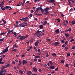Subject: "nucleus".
<instances>
[{
    "label": "nucleus",
    "mask_w": 75,
    "mask_h": 75,
    "mask_svg": "<svg viewBox=\"0 0 75 75\" xmlns=\"http://www.w3.org/2000/svg\"><path fill=\"white\" fill-rule=\"evenodd\" d=\"M28 37V35H27L24 36H21L20 37V40H24L27 37Z\"/></svg>",
    "instance_id": "obj_1"
},
{
    "label": "nucleus",
    "mask_w": 75,
    "mask_h": 75,
    "mask_svg": "<svg viewBox=\"0 0 75 75\" xmlns=\"http://www.w3.org/2000/svg\"><path fill=\"white\" fill-rule=\"evenodd\" d=\"M8 47H9V46H8L3 51V52L1 53L0 54H4V53H5V52H7L8 51Z\"/></svg>",
    "instance_id": "obj_2"
},
{
    "label": "nucleus",
    "mask_w": 75,
    "mask_h": 75,
    "mask_svg": "<svg viewBox=\"0 0 75 75\" xmlns=\"http://www.w3.org/2000/svg\"><path fill=\"white\" fill-rule=\"evenodd\" d=\"M28 25H23V23L19 24V27H25V26H27Z\"/></svg>",
    "instance_id": "obj_3"
},
{
    "label": "nucleus",
    "mask_w": 75,
    "mask_h": 75,
    "mask_svg": "<svg viewBox=\"0 0 75 75\" xmlns=\"http://www.w3.org/2000/svg\"><path fill=\"white\" fill-rule=\"evenodd\" d=\"M28 17H26L22 18V20L23 21L26 22V21H28Z\"/></svg>",
    "instance_id": "obj_4"
},
{
    "label": "nucleus",
    "mask_w": 75,
    "mask_h": 75,
    "mask_svg": "<svg viewBox=\"0 0 75 75\" xmlns=\"http://www.w3.org/2000/svg\"><path fill=\"white\" fill-rule=\"evenodd\" d=\"M40 42L39 40H38L35 43V47H38V43Z\"/></svg>",
    "instance_id": "obj_5"
},
{
    "label": "nucleus",
    "mask_w": 75,
    "mask_h": 75,
    "mask_svg": "<svg viewBox=\"0 0 75 75\" xmlns=\"http://www.w3.org/2000/svg\"><path fill=\"white\" fill-rule=\"evenodd\" d=\"M3 71L1 70L0 71V75H6L5 73L3 74Z\"/></svg>",
    "instance_id": "obj_6"
},
{
    "label": "nucleus",
    "mask_w": 75,
    "mask_h": 75,
    "mask_svg": "<svg viewBox=\"0 0 75 75\" xmlns=\"http://www.w3.org/2000/svg\"><path fill=\"white\" fill-rule=\"evenodd\" d=\"M55 1L54 0H50L49 1H48V3H55Z\"/></svg>",
    "instance_id": "obj_7"
},
{
    "label": "nucleus",
    "mask_w": 75,
    "mask_h": 75,
    "mask_svg": "<svg viewBox=\"0 0 75 75\" xmlns=\"http://www.w3.org/2000/svg\"><path fill=\"white\" fill-rule=\"evenodd\" d=\"M23 65H24L25 64H27V61L25 60H23Z\"/></svg>",
    "instance_id": "obj_8"
},
{
    "label": "nucleus",
    "mask_w": 75,
    "mask_h": 75,
    "mask_svg": "<svg viewBox=\"0 0 75 75\" xmlns=\"http://www.w3.org/2000/svg\"><path fill=\"white\" fill-rule=\"evenodd\" d=\"M55 68V67L54 66H50L49 67V69H54Z\"/></svg>",
    "instance_id": "obj_9"
},
{
    "label": "nucleus",
    "mask_w": 75,
    "mask_h": 75,
    "mask_svg": "<svg viewBox=\"0 0 75 75\" xmlns=\"http://www.w3.org/2000/svg\"><path fill=\"white\" fill-rule=\"evenodd\" d=\"M50 10V8H47L44 9V11L45 12H48V11Z\"/></svg>",
    "instance_id": "obj_10"
},
{
    "label": "nucleus",
    "mask_w": 75,
    "mask_h": 75,
    "mask_svg": "<svg viewBox=\"0 0 75 75\" xmlns=\"http://www.w3.org/2000/svg\"><path fill=\"white\" fill-rule=\"evenodd\" d=\"M55 32L56 34H59V29H57L55 30Z\"/></svg>",
    "instance_id": "obj_11"
},
{
    "label": "nucleus",
    "mask_w": 75,
    "mask_h": 75,
    "mask_svg": "<svg viewBox=\"0 0 75 75\" xmlns=\"http://www.w3.org/2000/svg\"><path fill=\"white\" fill-rule=\"evenodd\" d=\"M39 28L40 29H43L44 28L43 25H39Z\"/></svg>",
    "instance_id": "obj_12"
},
{
    "label": "nucleus",
    "mask_w": 75,
    "mask_h": 75,
    "mask_svg": "<svg viewBox=\"0 0 75 75\" xmlns=\"http://www.w3.org/2000/svg\"><path fill=\"white\" fill-rule=\"evenodd\" d=\"M41 33V31H39V30H38L37 32L35 33V35H37L38 33Z\"/></svg>",
    "instance_id": "obj_13"
},
{
    "label": "nucleus",
    "mask_w": 75,
    "mask_h": 75,
    "mask_svg": "<svg viewBox=\"0 0 75 75\" xmlns=\"http://www.w3.org/2000/svg\"><path fill=\"white\" fill-rule=\"evenodd\" d=\"M33 70L35 72H37V68H33Z\"/></svg>",
    "instance_id": "obj_14"
},
{
    "label": "nucleus",
    "mask_w": 75,
    "mask_h": 75,
    "mask_svg": "<svg viewBox=\"0 0 75 75\" xmlns=\"http://www.w3.org/2000/svg\"><path fill=\"white\" fill-rule=\"evenodd\" d=\"M0 60H1L0 61V64H4V62H1L2 61V58H0Z\"/></svg>",
    "instance_id": "obj_15"
},
{
    "label": "nucleus",
    "mask_w": 75,
    "mask_h": 75,
    "mask_svg": "<svg viewBox=\"0 0 75 75\" xmlns=\"http://www.w3.org/2000/svg\"><path fill=\"white\" fill-rule=\"evenodd\" d=\"M65 36L67 38H68L69 37V34L68 33H65Z\"/></svg>",
    "instance_id": "obj_16"
},
{
    "label": "nucleus",
    "mask_w": 75,
    "mask_h": 75,
    "mask_svg": "<svg viewBox=\"0 0 75 75\" xmlns=\"http://www.w3.org/2000/svg\"><path fill=\"white\" fill-rule=\"evenodd\" d=\"M6 68V67L4 66L1 67V70H2V71H3V69H5V68Z\"/></svg>",
    "instance_id": "obj_17"
},
{
    "label": "nucleus",
    "mask_w": 75,
    "mask_h": 75,
    "mask_svg": "<svg viewBox=\"0 0 75 75\" xmlns=\"http://www.w3.org/2000/svg\"><path fill=\"white\" fill-rule=\"evenodd\" d=\"M47 21H45L44 22V23L43 24V25H45L47 24Z\"/></svg>",
    "instance_id": "obj_18"
},
{
    "label": "nucleus",
    "mask_w": 75,
    "mask_h": 75,
    "mask_svg": "<svg viewBox=\"0 0 75 75\" xmlns=\"http://www.w3.org/2000/svg\"><path fill=\"white\" fill-rule=\"evenodd\" d=\"M55 45H59V42H55Z\"/></svg>",
    "instance_id": "obj_19"
},
{
    "label": "nucleus",
    "mask_w": 75,
    "mask_h": 75,
    "mask_svg": "<svg viewBox=\"0 0 75 75\" xmlns=\"http://www.w3.org/2000/svg\"><path fill=\"white\" fill-rule=\"evenodd\" d=\"M40 10L41 11V12L43 13L44 12V9H42L41 7H40Z\"/></svg>",
    "instance_id": "obj_20"
},
{
    "label": "nucleus",
    "mask_w": 75,
    "mask_h": 75,
    "mask_svg": "<svg viewBox=\"0 0 75 75\" xmlns=\"http://www.w3.org/2000/svg\"><path fill=\"white\" fill-rule=\"evenodd\" d=\"M19 72L20 74H21V75H23V71L20 70Z\"/></svg>",
    "instance_id": "obj_21"
},
{
    "label": "nucleus",
    "mask_w": 75,
    "mask_h": 75,
    "mask_svg": "<svg viewBox=\"0 0 75 75\" xmlns=\"http://www.w3.org/2000/svg\"><path fill=\"white\" fill-rule=\"evenodd\" d=\"M53 57H56V54L54 53L52 54Z\"/></svg>",
    "instance_id": "obj_22"
},
{
    "label": "nucleus",
    "mask_w": 75,
    "mask_h": 75,
    "mask_svg": "<svg viewBox=\"0 0 75 75\" xmlns=\"http://www.w3.org/2000/svg\"><path fill=\"white\" fill-rule=\"evenodd\" d=\"M65 67H67V68H68V67H69V64H66L65 65Z\"/></svg>",
    "instance_id": "obj_23"
},
{
    "label": "nucleus",
    "mask_w": 75,
    "mask_h": 75,
    "mask_svg": "<svg viewBox=\"0 0 75 75\" xmlns=\"http://www.w3.org/2000/svg\"><path fill=\"white\" fill-rule=\"evenodd\" d=\"M67 24H66V23H64L63 24V26H64V27H67Z\"/></svg>",
    "instance_id": "obj_24"
},
{
    "label": "nucleus",
    "mask_w": 75,
    "mask_h": 75,
    "mask_svg": "<svg viewBox=\"0 0 75 75\" xmlns=\"http://www.w3.org/2000/svg\"><path fill=\"white\" fill-rule=\"evenodd\" d=\"M35 58H40V56H35Z\"/></svg>",
    "instance_id": "obj_25"
},
{
    "label": "nucleus",
    "mask_w": 75,
    "mask_h": 75,
    "mask_svg": "<svg viewBox=\"0 0 75 75\" xmlns=\"http://www.w3.org/2000/svg\"><path fill=\"white\" fill-rule=\"evenodd\" d=\"M27 74L28 75H30L31 74V71H28V72Z\"/></svg>",
    "instance_id": "obj_26"
},
{
    "label": "nucleus",
    "mask_w": 75,
    "mask_h": 75,
    "mask_svg": "<svg viewBox=\"0 0 75 75\" xmlns=\"http://www.w3.org/2000/svg\"><path fill=\"white\" fill-rule=\"evenodd\" d=\"M45 35V34L44 33H40V36L41 37L42 36H43V35Z\"/></svg>",
    "instance_id": "obj_27"
},
{
    "label": "nucleus",
    "mask_w": 75,
    "mask_h": 75,
    "mask_svg": "<svg viewBox=\"0 0 75 75\" xmlns=\"http://www.w3.org/2000/svg\"><path fill=\"white\" fill-rule=\"evenodd\" d=\"M49 63L51 65H52L53 64V63H52V61H49Z\"/></svg>",
    "instance_id": "obj_28"
},
{
    "label": "nucleus",
    "mask_w": 75,
    "mask_h": 75,
    "mask_svg": "<svg viewBox=\"0 0 75 75\" xmlns=\"http://www.w3.org/2000/svg\"><path fill=\"white\" fill-rule=\"evenodd\" d=\"M45 12V15H48V14H49V12H48V11Z\"/></svg>",
    "instance_id": "obj_29"
},
{
    "label": "nucleus",
    "mask_w": 75,
    "mask_h": 75,
    "mask_svg": "<svg viewBox=\"0 0 75 75\" xmlns=\"http://www.w3.org/2000/svg\"><path fill=\"white\" fill-rule=\"evenodd\" d=\"M72 24L74 25V24H75V21H72Z\"/></svg>",
    "instance_id": "obj_30"
},
{
    "label": "nucleus",
    "mask_w": 75,
    "mask_h": 75,
    "mask_svg": "<svg viewBox=\"0 0 75 75\" xmlns=\"http://www.w3.org/2000/svg\"><path fill=\"white\" fill-rule=\"evenodd\" d=\"M5 66L6 67H10V64H7L5 65Z\"/></svg>",
    "instance_id": "obj_31"
},
{
    "label": "nucleus",
    "mask_w": 75,
    "mask_h": 75,
    "mask_svg": "<svg viewBox=\"0 0 75 75\" xmlns=\"http://www.w3.org/2000/svg\"><path fill=\"white\" fill-rule=\"evenodd\" d=\"M18 23H16V27H20V26H19V25H18Z\"/></svg>",
    "instance_id": "obj_32"
},
{
    "label": "nucleus",
    "mask_w": 75,
    "mask_h": 75,
    "mask_svg": "<svg viewBox=\"0 0 75 75\" xmlns=\"http://www.w3.org/2000/svg\"><path fill=\"white\" fill-rule=\"evenodd\" d=\"M22 23L23 24V25H27V24H28V23Z\"/></svg>",
    "instance_id": "obj_33"
},
{
    "label": "nucleus",
    "mask_w": 75,
    "mask_h": 75,
    "mask_svg": "<svg viewBox=\"0 0 75 75\" xmlns=\"http://www.w3.org/2000/svg\"><path fill=\"white\" fill-rule=\"evenodd\" d=\"M25 2H23V3H21V5H22V6H23L24 5V3H25Z\"/></svg>",
    "instance_id": "obj_34"
},
{
    "label": "nucleus",
    "mask_w": 75,
    "mask_h": 75,
    "mask_svg": "<svg viewBox=\"0 0 75 75\" xmlns=\"http://www.w3.org/2000/svg\"><path fill=\"white\" fill-rule=\"evenodd\" d=\"M38 61L39 62H41V59H38Z\"/></svg>",
    "instance_id": "obj_35"
},
{
    "label": "nucleus",
    "mask_w": 75,
    "mask_h": 75,
    "mask_svg": "<svg viewBox=\"0 0 75 75\" xmlns=\"http://www.w3.org/2000/svg\"><path fill=\"white\" fill-rule=\"evenodd\" d=\"M57 23H60V19H57Z\"/></svg>",
    "instance_id": "obj_36"
},
{
    "label": "nucleus",
    "mask_w": 75,
    "mask_h": 75,
    "mask_svg": "<svg viewBox=\"0 0 75 75\" xmlns=\"http://www.w3.org/2000/svg\"><path fill=\"white\" fill-rule=\"evenodd\" d=\"M10 32L8 31V33H7V35H8V36L10 34Z\"/></svg>",
    "instance_id": "obj_37"
},
{
    "label": "nucleus",
    "mask_w": 75,
    "mask_h": 75,
    "mask_svg": "<svg viewBox=\"0 0 75 75\" xmlns=\"http://www.w3.org/2000/svg\"><path fill=\"white\" fill-rule=\"evenodd\" d=\"M71 28H69V29L68 30V31H71Z\"/></svg>",
    "instance_id": "obj_38"
},
{
    "label": "nucleus",
    "mask_w": 75,
    "mask_h": 75,
    "mask_svg": "<svg viewBox=\"0 0 75 75\" xmlns=\"http://www.w3.org/2000/svg\"><path fill=\"white\" fill-rule=\"evenodd\" d=\"M70 56V53H67V57H69Z\"/></svg>",
    "instance_id": "obj_39"
},
{
    "label": "nucleus",
    "mask_w": 75,
    "mask_h": 75,
    "mask_svg": "<svg viewBox=\"0 0 75 75\" xmlns=\"http://www.w3.org/2000/svg\"><path fill=\"white\" fill-rule=\"evenodd\" d=\"M40 10H39L37 8H36V11L37 12V13H38V11Z\"/></svg>",
    "instance_id": "obj_40"
},
{
    "label": "nucleus",
    "mask_w": 75,
    "mask_h": 75,
    "mask_svg": "<svg viewBox=\"0 0 75 75\" xmlns=\"http://www.w3.org/2000/svg\"><path fill=\"white\" fill-rule=\"evenodd\" d=\"M4 38H3L2 39H0V41H3V40H4Z\"/></svg>",
    "instance_id": "obj_41"
},
{
    "label": "nucleus",
    "mask_w": 75,
    "mask_h": 75,
    "mask_svg": "<svg viewBox=\"0 0 75 75\" xmlns=\"http://www.w3.org/2000/svg\"><path fill=\"white\" fill-rule=\"evenodd\" d=\"M37 54H38V55H41V52H39V53H38Z\"/></svg>",
    "instance_id": "obj_42"
},
{
    "label": "nucleus",
    "mask_w": 75,
    "mask_h": 75,
    "mask_svg": "<svg viewBox=\"0 0 75 75\" xmlns=\"http://www.w3.org/2000/svg\"><path fill=\"white\" fill-rule=\"evenodd\" d=\"M7 72V71L6 70V69H4V70L3 72L5 73V72Z\"/></svg>",
    "instance_id": "obj_43"
},
{
    "label": "nucleus",
    "mask_w": 75,
    "mask_h": 75,
    "mask_svg": "<svg viewBox=\"0 0 75 75\" xmlns=\"http://www.w3.org/2000/svg\"><path fill=\"white\" fill-rule=\"evenodd\" d=\"M1 9L3 8L4 7V6H3V5H1Z\"/></svg>",
    "instance_id": "obj_44"
},
{
    "label": "nucleus",
    "mask_w": 75,
    "mask_h": 75,
    "mask_svg": "<svg viewBox=\"0 0 75 75\" xmlns=\"http://www.w3.org/2000/svg\"><path fill=\"white\" fill-rule=\"evenodd\" d=\"M4 1H2L1 3V5H4Z\"/></svg>",
    "instance_id": "obj_45"
},
{
    "label": "nucleus",
    "mask_w": 75,
    "mask_h": 75,
    "mask_svg": "<svg viewBox=\"0 0 75 75\" xmlns=\"http://www.w3.org/2000/svg\"><path fill=\"white\" fill-rule=\"evenodd\" d=\"M34 49L35 50V51H37V49H36V47H34Z\"/></svg>",
    "instance_id": "obj_46"
},
{
    "label": "nucleus",
    "mask_w": 75,
    "mask_h": 75,
    "mask_svg": "<svg viewBox=\"0 0 75 75\" xmlns=\"http://www.w3.org/2000/svg\"><path fill=\"white\" fill-rule=\"evenodd\" d=\"M74 39H71L70 41V42H72V41H74Z\"/></svg>",
    "instance_id": "obj_47"
},
{
    "label": "nucleus",
    "mask_w": 75,
    "mask_h": 75,
    "mask_svg": "<svg viewBox=\"0 0 75 75\" xmlns=\"http://www.w3.org/2000/svg\"><path fill=\"white\" fill-rule=\"evenodd\" d=\"M5 9H6L5 8V7L4 8H1L2 10H3V11H4V10H5Z\"/></svg>",
    "instance_id": "obj_48"
},
{
    "label": "nucleus",
    "mask_w": 75,
    "mask_h": 75,
    "mask_svg": "<svg viewBox=\"0 0 75 75\" xmlns=\"http://www.w3.org/2000/svg\"><path fill=\"white\" fill-rule=\"evenodd\" d=\"M65 22H66V24H68V21L66 20V21H65Z\"/></svg>",
    "instance_id": "obj_49"
},
{
    "label": "nucleus",
    "mask_w": 75,
    "mask_h": 75,
    "mask_svg": "<svg viewBox=\"0 0 75 75\" xmlns=\"http://www.w3.org/2000/svg\"><path fill=\"white\" fill-rule=\"evenodd\" d=\"M5 8L6 9H8V6H5Z\"/></svg>",
    "instance_id": "obj_50"
},
{
    "label": "nucleus",
    "mask_w": 75,
    "mask_h": 75,
    "mask_svg": "<svg viewBox=\"0 0 75 75\" xmlns=\"http://www.w3.org/2000/svg\"><path fill=\"white\" fill-rule=\"evenodd\" d=\"M33 61H37V59H33Z\"/></svg>",
    "instance_id": "obj_51"
},
{
    "label": "nucleus",
    "mask_w": 75,
    "mask_h": 75,
    "mask_svg": "<svg viewBox=\"0 0 75 75\" xmlns=\"http://www.w3.org/2000/svg\"><path fill=\"white\" fill-rule=\"evenodd\" d=\"M61 63H62V64H64V61L61 60Z\"/></svg>",
    "instance_id": "obj_52"
},
{
    "label": "nucleus",
    "mask_w": 75,
    "mask_h": 75,
    "mask_svg": "<svg viewBox=\"0 0 75 75\" xmlns=\"http://www.w3.org/2000/svg\"><path fill=\"white\" fill-rule=\"evenodd\" d=\"M61 16H62V17H63L64 16V15L62 13L61 14Z\"/></svg>",
    "instance_id": "obj_53"
},
{
    "label": "nucleus",
    "mask_w": 75,
    "mask_h": 75,
    "mask_svg": "<svg viewBox=\"0 0 75 75\" xmlns=\"http://www.w3.org/2000/svg\"><path fill=\"white\" fill-rule=\"evenodd\" d=\"M21 4H19L18 5H17L16 6H21Z\"/></svg>",
    "instance_id": "obj_54"
},
{
    "label": "nucleus",
    "mask_w": 75,
    "mask_h": 75,
    "mask_svg": "<svg viewBox=\"0 0 75 75\" xmlns=\"http://www.w3.org/2000/svg\"><path fill=\"white\" fill-rule=\"evenodd\" d=\"M49 55H48V53L47 55H46V57H48Z\"/></svg>",
    "instance_id": "obj_55"
},
{
    "label": "nucleus",
    "mask_w": 75,
    "mask_h": 75,
    "mask_svg": "<svg viewBox=\"0 0 75 75\" xmlns=\"http://www.w3.org/2000/svg\"><path fill=\"white\" fill-rule=\"evenodd\" d=\"M58 68L57 67V68L55 69V71H58Z\"/></svg>",
    "instance_id": "obj_56"
},
{
    "label": "nucleus",
    "mask_w": 75,
    "mask_h": 75,
    "mask_svg": "<svg viewBox=\"0 0 75 75\" xmlns=\"http://www.w3.org/2000/svg\"><path fill=\"white\" fill-rule=\"evenodd\" d=\"M16 24H18V23H20V21H17L16 22Z\"/></svg>",
    "instance_id": "obj_57"
},
{
    "label": "nucleus",
    "mask_w": 75,
    "mask_h": 75,
    "mask_svg": "<svg viewBox=\"0 0 75 75\" xmlns=\"http://www.w3.org/2000/svg\"><path fill=\"white\" fill-rule=\"evenodd\" d=\"M61 42L62 43H64V42H65V41L64 40H61Z\"/></svg>",
    "instance_id": "obj_58"
},
{
    "label": "nucleus",
    "mask_w": 75,
    "mask_h": 75,
    "mask_svg": "<svg viewBox=\"0 0 75 75\" xmlns=\"http://www.w3.org/2000/svg\"><path fill=\"white\" fill-rule=\"evenodd\" d=\"M15 61L16 62H18V59H16L15 60Z\"/></svg>",
    "instance_id": "obj_59"
},
{
    "label": "nucleus",
    "mask_w": 75,
    "mask_h": 75,
    "mask_svg": "<svg viewBox=\"0 0 75 75\" xmlns=\"http://www.w3.org/2000/svg\"><path fill=\"white\" fill-rule=\"evenodd\" d=\"M34 0V2H35L36 3V2H37V1H38V0Z\"/></svg>",
    "instance_id": "obj_60"
},
{
    "label": "nucleus",
    "mask_w": 75,
    "mask_h": 75,
    "mask_svg": "<svg viewBox=\"0 0 75 75\" xmlns=\"http://www.w3.org/2000/svg\"><path fill=\"white\" fill-rule=\"evenodd\" d=\"M13 34L14 35H16V32H14L13 33Z\"/></svg>",
    "instance_id": "obj_61"
},
{
    "label": "nucleus",
    "mask_w": 75,
    "mask_h": 75,
    "mask_svg": "<svg viewBox=\"0 0 75 75\" xmlns=\"http://www.w3.org/2000/svg\"><path fill=\"white\" fill-rule=\"evenodd\" d=\"M74 65H73V66L74 67H75V62H74Z\"/></svg>",
    "instance_id": "obj_62"
},
{
    "label": "nucleus",
    "mask_w": 75,
    "mask_h": 75,
    "mask_svg": "<svg viewBox=\"0 0 75 75\" xmlns=\"http://www.w3.org/2000/svg\"><path fill=\"white\" fill-rule=\"evenodd\" d=\"M75 46H74L72 47V50H74V49H75Z\"/></svg>",
    "instance_id": "obj_63"
},
{
    "label": "nucleus",
    "mask_w": 75,
    "mask_h": 75,
    "mask_svg": "<svg viewBox=\"0 0 75 75\" xmlns=\"http://www.w3.org/2000/svg\"><path fill=\"white\" fill-rule=\"evenodd\" d=\"M12 51H15V52H16V49H14L13 50H12Z\"/></svg>",
    "instance_id": "obj_64"
}]
</instances>
